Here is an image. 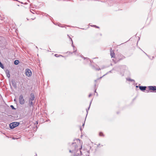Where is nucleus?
<instances>
[{"mask_svg":"<svg viewBox=\"0 0 156 156\" xmlns=\"http://www.w3.org/2000/svg\"><path fill=\"white\" fill-rule=\"evenodd\" d=\"M80 151V153H81V151Z\"/></svg>","mask_w":156,"mask_h":156,"instance_id":"41","label":"nucleus"},{"mask_svg":"<svg viewBox=\"0 0 156 156\" xmlns=\"http://www.w3.org/2000/svg\"><path fill=\"white\" fill-rule=\"evenodd\" d=\"M92 95V94H90L89 95V97H90Z\"/></svg>","mask_w":156,"mask_h":156,"instance_id":"25","label":"nucleus"},{"mask_svg":"<svg viewBox=\"0 0 156 156\" xmlns=\"http://www.w3.org/2000/svg\"><path fill=\"white\" fill-rule=\"evenodd\" d=\"M94 87H95V89H96V87H97L96 84H95L94 85Z\"/></svg>","mask_w":156,"mask_h":156,"instance_id":"23","label":"nucleus"},{"mask_svg":"<svg viewBox=\"0 0 156 156\" xmlns=\"http://www.w3.org/2000/svg\"><path fill=\"white\" fill-rule=\"evenodd\" d=\"M126 66H123L121 67L120 68V74L122 75V76L123 75V73L124 72V71L126 69Z\"/></svg>","mask_w":156,"mask_h":156,"instance_id":"4","label":"nucleus"},{"mask_svg":"<svg viewBox=\"0 0 156 156\" xmlns=\"http://www.w3.org/2000/svg\"><path fill=\"white\" fill-rule=\"evenodd\" d=\"M12 84L13 86H14V87H16V85L15 84H14L13 83H12Z\"/></svg>","mask_w":156,"mask_h":156,"instance_id":"24","label":"nucleus"},{"mask_svg":"<svg viewBox=\"0 0 156 156\" xmlns=\"http://www.w3.org/2000/svg\"><path fill=\"white\" fill-rule=\"evenodd\" d=\"M110 55L112 58L114 57L115 56V53L112 50V48H111L110 49Z\"/></svg>","mask_w":156,"mask_h":156,"instance_id":"8","label":"nucleus"},{"mask_svg":"<svg viewBox=\"0 0 156 156\" xmlns=\"http://www.w3.org/2000/svg\"><path fill=\"white\" fill-rule=\"evenodd\" d=\"M2 64V63L1 62V63H0V66H1V65Z\"/></svg>","mask_w":156,"mask_h":156,"instance_id":"32","label":"nucleus"},{"mask_svg":"<svg viewBox=\"0 0 156 156\" xmlns=\"http://www.w3.org/2000/svg\"><path fill=\"white\" fill-rule=\"evenodd\" d=\"M19 63V61L18 60H16L14 61V63L15 65H17Z\"/></svg>","mask_w":156,"mask_h":156,"instance_id":"13","label":"nucleus"},{"mask_svg":"<svg viewBox=\"0 0 156 156\" xmlns=\"http://www.w3.org/2000/svg\"><path fill=\"white\" fill-rule=\"evenodd\" d=\"M136 87H138V86H136Z\"/></svg>","mask_w":156,"mask_h":156,"instance_id":"38","label":"nucleus"},{"mask_svg":"<svg viewBox=\"0 0 156 156\" xmlns=\"http://www.w3.org/2000/svg\"><path fill=\"white\" fill-rule=\"evenodd\" d=\"M27 20H28V19L27 18Z\"/></svg>","mask_w":156,"mask_h":156,"instance_id":"42","label":"nucleus"},{"mask_svg":"<svg viewBox=\"0 0 156 156\" xmlns=\"http://www.w3.org/2000/svg\"><path fill=\"white\" fill-rule=\"evenodd\" d=\"M69 152H70V153H72L73 152L72 151H71V150H69Z\"/></svg>","mask_w":156,"mask_h":156,"instance_id":"28","label":"nucleus"},{"mask_svg":"<svg viewBox=\"0 0 156 156\" xmlns=\"http://www.w3.org/2000/svg\"><path fill=\"white\" fill-rule=\"evenodd\" d=\"M127 80H128V81H134V80H131L130 78H129V79H127Z\"/></svg>","mask_w":156,"mask_h":156,"instance_id":"19","label":"nucleus"},{"mask_svg":"<svg viewBox=\"0 0 156 156\" xmlns=\"http://www.w3.org/2000/svg\"><path fill=\"white\" fill-rule=\"evenodd\" d=\"M33 101H29V106L30 107L31 106H33L34 105V103L33 102Z\"/></svg>","mask_w":156,"mask_h":156,"instance_id":"11","label":"nucleus"},{"mask_svg":"<svg viewBox=\"0 0 156 156\" xmlns=\"http://www.w3.org/2000/svg\"><path fill=\"white\" fill-rule=\"evenodd\" d=\"M36 156H37V154H36Z\"/></svg>","mask_w":156,"mask_h":156,"instance_id":"43","label":"nucleus"},{"mask_svg":"<svg viewBox=\"0 0 156 156\" xmlns=\"http://www.w3.org/2000/svg\"><path fill=\"white\" fill-rule=\"evenodd\" d=\"M10 107H11L12 108V109H15V108H14V107L13 106V105H11L10 106Z\"/></svg>","mask_w":156,"mask_h":156,"instance_id":"20","label":"nucleus"},{"mask_svg":"<svg viewBox=\"0 0 156 156\" xmlns=\"http://www.w3.org/2000/svg\"><path fill=\"white\" fill-rule=\"evenodd\" d=\"M148 87L149 90H152L154 91L156 90V86H149Z\"/></svg>","mask_w":156,"mask_h":156,"instance_id":"6","label":"nucleus"},{"mask_svg":"<svg viewBox=\"0 0 156 156\" xmlns=\"http://www.w3.org/2000/svg\"><path fill=\"white\" fill-rule=\"evenodd\" d=\"M19 103L20 104L23 105L25 103V100L22 95L21 94L19 97Z\"/></svg>","mask_w":156,"mask_h":156,"instance_id":"2","label":"nucleus"},{"mask_svg":"<svg viewBox=\"0 0 156 156\" xmlns=\"http://www.w3.org/2000/svg\"><path fill=\"white\" fill-rule=\"evenodd\" d=\"M84 58V59H86L88 60H89V61H90V62H91V61H90V60L89 59V58Z\"/></svg>","mask_w":156,"mask_h":156,"instance_id":"22","label":"nucleus"},{"mask_svg":"<svg viewBox=\"0 0 156 156\" xmlns=\"http://www.w3.org/2000/svg\"><path fill=\"white\" fill-rule=\"evenodd\" d=\"M96 89H95V91H94V92H95V93H96L97 95H98V94H97V92H96Z\"/></svg>","mask_w":156,"mask_h":156,"instance_id":"27","label":"nucleus"},{"mask_svg":"<svg viewBox=\"0 0 156 156\" xmlns=\"http://www.w3.org/2000/svg\"><path fill=\"white\" fill-rule=\"evenodd\" d=\"M0 67L2 69H4V67L2 64L1 66H0Z\"/></svg>","mask_w":156,"mask_h":156,"instance_id":"21","label":"nucleus"},{"mask_svg":"<svg viewBox=\"0 0 156 156\" xmlns=\"http://www.w3.org/2000/svg\"><path fill=\"white\" fill-rule=\"evenodd\" d=\"M76 51V50L75 51H74L73 52H75Z\"/></svg>","mask_w":156,"mask_h":156,"instance_id":"29","label":"nucleus"},{"mask_svg":"<svg viewBox=\"0 0 156 156\" xmlns=\"http://www.w3.org/2000/svg\"><path fill=\"white\" fill-rule=\"evenodd\" d=\"M94 26V27H96V28H99V27H98V26H95V25H94L93 26Z\"/></svg>","mask_w":156,"mask_h":156,"instance_id":"26","label":"nucleus"},{"mask_svg":"<svg viewBox=\"0 0 156 156\" xmlns=\"http://www.w3.org/2000/svg\"><path fill=\"white\" fill-rule=\"evenodd\" d=\"M26 75L30 77L32 75V73L31 70L29 69H26Z\"/></svg>","mask_w":156,"mask_h":156,"instance_id":"3","label":"nucleus"},{"mask_svg":"<svg viewBox=\"0 0 156 156\" xmlns=\"http://www.w3.org/2000/svg\"><path fill=\"white\" fill-rule=\"evenodd\" d=\"M101 78H102V77H100V78H99V79H101Z\"/></svg>","mask_w":156,"mask_h":156,"instance_id":"37","label":"nucleus"},{"mask_svg":"<svg viewBox=\"0 0 156 156\" xmlns=\"http://www.w3.org/2000/svg\"><path fill=\"white\" fill-rule=\"evenodd\" d=\"M146 91L147 92H149V90H146Z\"/></svg>","mask_w":156,"mask_h":156,"instance_id":"31","label":"nucleus"},{"mask_svg":"<svg viewBox=\"0 0 156 156\" xmlns=\"http://www.w3.org/2000/svg\"><path fill=\"white\" fill-rule=\"evenodd\" d=\"M5 73L6 74V76L8 78H9L10 75L9 74V72L8 70H7L5 71Z\"/></svg>","mask_w":156,"mask_h":156,"instance_id":"10","label":"nucleus"},{"mask_svg":"<svg viewBox=\"0 0 156 156\" xmlns=\"http://www.w3.org/2000/svg\"><path fill=\"white\" fill-rule=\"evenodd\" d=\"M34 95L33 93H31L30 94V98H29V101H33L34 99Z\"/></svg>","mask_w":156,"mask_h":156,"instance_id":"5","label":"nucleus"},{"mask_svg":"<svg viewBox=\"0 0 156 156\" xmlns=\"http://www.w3.org/2000/svg\"><path fill=\"white\" fill-rule=\"evenodd\" d=\"M74 156H80V154H79V153H76V154Z\"/></svg>","mask_w":156,"mask_h":156,"instance_id":"17","label":"nucleus"},{"mask_svg":"<svg viewBox=\"0 0 156 156\" xmlns=\"http://www.w3.org/2000/svg\"><path fill=\"white\" fill-rule=\"evenodd\" d=\"M55 56L56 57H60V56L63 57V56H62L61 55H58L57 54H55Z\"/></svg>","mask_w":156,"mask_h":156,"instance_id":"15","label":"nucleus"},{"mask_svg":"<svg viewBox=\"0 0 156 156\" xmlns=\"http://www.w3.org/2000/svg\"><path fill=\"white\" fill-rule=\"evenodd\" d=\"M32 20H34V18H33V19H32Z\"/></svg>","mask_w":156,"mask_h":156,"instance_id":"40","label":"nucleus"},{"mask_svg":"<svg viewBox=\"0 0 156 156\" xmlns=\"http://www.w3.org/2000/svg\"><path fill=\"white\" fill-rule=\"evenodd\" d=\"M84 124H85V123H83V126H84Z\"/></svg>","mask_w":156,"mask_h":156,"instance_id":"30","label":"nucleus"},{"mask_svg":"<svg viewBox=\"0 0 156 156\" xmlns=\"http://www.w3.org/2000/svg\"><path fill=\"white\" fill-rule=\"evenodd\" d=\"M14 101H16V99H15L14 100Z\"/></svg>","mask_w":156,"mask_h":156,"instance_id":"35","label":"nucleus"},{"mask_svg":"<svg viewBox=\"0 0 156 156\" xmlns=\"http://www.w3.org/2000/svg\"><path fill=\"white\" fill-rule=\"evenodd\" d=\"M67 53H70V52H67Z\"/></svg>","mask_w":156,"mask_h":156,"instance_id":"33","label":"nucleus"},{"mask_svg":"<svg viewBox=\"0 0 156 156\" xmlns=\"http://www.w3.org/2000/svg\"><path fill=\"white\" fill-rule=\"evenodd\" d=\"M80 129L81 131V129H81V127H80Z\"/></svg>","mask_w":156,"mask_h":156,"instance_id":"36","label":"nucleus"},{"mask_svg":"<svg viewBox=\"0 0 156 156\" xmlns=\"http://www.w3.org/2000/svg\"><path fill=\"white\" fill-rule=\"evenodd\" d=\"M32 20H34V18H33V19H32Z\"/></svg>","mask_w":156,"mask_h":156,"instance_id":"39","label":"nucleus"},{"mask_svg":"<svg viewBox=\"0 0 156 156\" xmlns=\"http://www.w3.org/2000/svg\"><path fill=\"white\" fill-rule=\"evenodd\" d=\"M140 89L142 91H144L146 90V87L145 86H139Z\"/></svg>","mask_w":156,"mask_h":156,"instance_id":"9","label":"nucleus"},{"mask_svg":"<svg viewBox=\"0 0 156 156\" xmlns=\"http://www.w3.org/2000/svg\"><path fill=\"white\" fill-rule=\"evenodd\" d=\"M92 68H93V69H95V70H100V68H99V69H96V68H95V67L94 66H92Z\"/></svg>","mask_w":156,"mask_h":156,"instance_id":"14","label":"nucleus"},{"mask_svg":"<svg viewBox=\"0 0 156 156\" xmlns=\"http://www.w3.org/2000/svg\"><path fill=\"white\" fill-rule=\"evenodd\" d=\"M20 123L18 122H14L10 123L9 127L11 129H13L14 128L19 125Z\"/></svg>","mask_w":156,"mask_h":156,"instance_id":"1","label":"nucleus"},{"mask_svg":"<svg viewBox=\"0 0 156 156\" xmlns=\"http://www.w3.org/2000/svg\"><path fill=\"white\" fill-rule=\"evenodd\" d=\"M72 146L73 147V151L74 150H75L77 147V145L76 143H73L72 144Z\"/></svg>","mask_w":156,"mask_h":156,"instance_id":"7","label":"nucleus"},{"mask_svg":"<svg viewBox=\"0 0 156 156\" xmlns=\"http://www.w3.org/2000/svg\"><path fill=\"white\" fill-rule=\"evenodd\" d=\"M97 81V80H95V82H96Z\"/></svg>","mask_w":156,"mask_h":156,"instance_id":"34","label":"nucleus"},{"mask_svg":"<svg viewBox=\"0 0 156 156\" xmlns=\"http://www.w3.org/2000/svg\"><path fill=\"white\" fill-rule=\"evenodd\" d=\"M68 36L69 37L70 39L71 40V41H72V46L73 48H74L75 47H74V45L73 44V42L72 39L70 38V36H69V35H68Z\"/></svg>","mask_w":156,"mask_h":156,"instance_id":"12","label":"nucleus"},{"mask_svg":"<svg viewBox=\"0 0 156 156\" xmlns=\"http://www.w3.org/2000/svg\"><path fill=\"white\" fill-rule=\"evenodd\" d=\"M99 136H104V135H103V133H102L100 132L99 133Z\"/></svg>","mask_w":156,"mask_h":156,"instance_id":"18","label":"nucleus"},{"mask_svg":"<svg viewBox=\"0 0 156 156\" xmlns=\"http://www.w3.org/2000/svg\"><path fill=\"white\" fill-rule=\"evenodd\" d=\"M92 100L90 102V105H89V107H88V109H87V111H87V110H89V108H90V106L91 104V102H92Z\"/></svg>","mask_w":156,"mask_h":156,"instance_id":"16","label":"nucleus"}]
</instances>
